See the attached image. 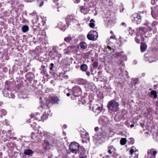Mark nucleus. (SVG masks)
<instances>
[{"mask_svg":"<svg viewBox=\"0 0 158 158\" xmlns=\"http://www.w3.org/2000/svg\"><path fill=\"white\" fill-rule=\"evenodd\" d=\"M81 69L82 71H85L87 69V66L85 64H83L81 65Z\"/></svg>","mask_w":158,"mask_h":158,"instance_id":"5701e85b","label":"nucleus"},{"mask_svg":"<svg viewBox=\"0 0 158 158\" xmlns=\"http://www.w3.org/2000/svg\"><path fill=\"white\" fill-rule=\"evenodd\" d=\"M50 65L51 66V67H54V64L52 63L51 64H50Z\"/></svg>","mask_w":158,"mask_h":158,"instance_id":"5fc2aeb1","label":"nucleus"},{"mask_svg":"<svg viewBox=\"0 0 158 158\" xmlns=\"http://www.w3.org/2000/svg\"><path fill=\"white\" fill-rule=\"evenodd\" d=\"M93 67H97L98 65V64L97 62H94L93 63Z\"/></svg>","mask_w":158,"mask_h":158,"instance_id":"a19ab883","label":"nucleus"},{"mask_svg":"<svg viewBox=\"0 0 158 158\" xmlns=\"http://www.w3.org/2000/svg\"><path fill=\"white\" fill-rule=\"evenodd\" d=\"M31 138L34 140H35L37 139V136L34 132H32L31 135Z\"/></svg>","mask_w":158,"mask_h":158,"instance_id":"bb28decb","label":"nucleus"},{"mask_svg":"<svg viewBox=\"0 0 158 158\" xmlns=\"http://www.w3.org/2000/svg\"><path fill=\"white\" fill-rule=\"evenodd\" d=\"M43 5V2H42L40 4V6H41Z\"/></svg>","mask_w":158,"mask_h":158,"instance_id":"13d9d810","label":"nucleus"},{"mask_svg":"<svg viewBox=\"0 0 158 158\" xmlns=\"http://www.w3.org/2000/svg\"><path fill=\"white\" fill-rule=\"evenodd\" d=\"M134 126V124H131V128H132Z\"/></svg>","mask_w":158,"mask_h":158,"instance_id":"6e6d98bb","label":"nucleus"},{"mask_svg":"<svg viewBox=\"0 0 158 158\" xmlns=\"http://www.w3.org/2000/svg\"><path fill=\"white\" fill-rule=\"evenodd\" d=\"M110 39H116V37H115V36L114 35L111 36H110Z\"/></svg>","mask_w":158,"mask_h":158,"instance_id":"79ce46f5","label":"nucleus"},{"mask_svg":"<svg viewBox=\"0 0 158 158\" xmlns=\"http://www.w3.org/2000/svg\"><path fill=\"white\" fill-rule=\"evenodd\" d=\"M59 27L60 29L63 31H64L66 29V26H64V25L63 26L62 24L59 25Z\"/></svg>","mask_w":158,"mask_h":158,"instance_id":"c756f323","label":"nucleus"},{"mask_svg":"<svg viewBox=\"0 0 158 158\" xmlns=\"http://www.w3.org/2000/svg\"><path fill=\"white\" fill-rule=\"evenodd\" d=\"M143 41L144 40L143 38L141 36H140L137 35L136 36L135 38V41L137 43H139L140 42V40Z\"/></svg>","mask_w":158,"mask_h":158,"instance_id":"aec40b11","label":"nucleus"},{"mask_svg":"<svg viewBox=\"0 0 158 158\" xmlns=\"http://www.w3.org/2000/svg\"><path fill=\"white\" fill-rule=\"evenodd\" d=\"M94 21L93 19L90 20L89 25L91 27H93L94 26Z\"/></svg>","mask_w":158,"mask_h":158,"instance_id":"2f4dec72","label":"nucleus"},{"mask_svg":"<svg viewBox=\"0 0 158 158\" xmlns=\"http://www.w3.org/2000/svg\"><path fill=\"white\" fill-rule=\"evenodd\" d=\"M44 145H45V146L47 147L49 146H51V144L48 141L46 140H45L44 142Z\"/></svg>","mask_w":158,"mask_h":158,"instance_id":"c9c22d12","label":"nucleus"},{"mask_svg":"<svg viewBox=\"0 0 158 158\" xmlns=\"http://www.w3.org/2000/svg\"><path fill=\"white\" fill-rule=\"evenodd\" d=\"M36 12L35 11V12H33L32 13H31L30 14V15L32 16H34V15H36Z\"/></svg>","mask_w":158,"mask_h":158,"instance_id":"a18cd8bd","label":"nucleus"},{"mask_svg":"<svg viewBox=\"0 0 158 158\" xmlns=\"http://www.w3.org/2000/svg\"><path fill=\"white\" fill-rule=\"evenodd\" d=\"M79 46L81 48L84 50L87 48V45L86 43L84 42H81L80 43Z\"/></svg>","mask_w":158,"mask_h":158,"instance_id":"2eb2a0df","label":"nucleus"},{"mask_svg":"<svg viewBox=\"0 0 158 158\" xmlns=\"http://www.w3.org/2000/svg\"><path fill=\"white\" fill-rule=\"evenodd\" d=\"M98 36V33L94 31H91L87 35V38L88 40L93 41L96 40Z\"/></svg>","mask_w":158,"mask_h":158,"instance_id":"7ed1b4c3","label":"nucleus"},{"mask_svg":"<svg viewBox=\"0 0 158 158\" xmlns=\"http://www.w3.org/2000/svg\"><path fill=\"white\" fill-rule=\"evenodd\" d=\"M48 158H51L50 157H48Z\"/></svg>","mask_w":158,"mask_h":158,"instance_id":"774afa93","label":"nucleus"},{"mask_svg":"<svg viewBox=\"0 0 158 158\" xmlns=\"http://www.w3.org/2000/svg\"><path fill=\"white\" fill-rule=\"evenodd\" d=\"M146 33L145 28L143 27H139L137 29V35L141 36Z\"/></svg>","mask_w":158,"mask_h":158,"instance_id":"9b49d317","label":"nucleus"},{"mask_svg":"<svg viewBox=\"0 0 158 158\" xmlns=\"http://www.w3.org/2000/svg\"><path fill=\"white\" fill-rule=\"evenodd\" d=\"M61 56H62V55L60 54L59 53H58V54L57 55V57H58L59 58H60L61 57Z\"/></svg>","mask_w":158,"mask_h":158,"instance_id":"49530a36","label":"nucleus"},{"mask_svg":"<svg viewBox=\"0 0 158 158\" xmlns=\"http://www.w3.org/2000/svg\"><path fill=\"white\" fill-rule=\"evenodd\" d=\"M52 57L55 59V57L57 56V55L58 53L57 51H52Z\"/></svg>","mask_w":158,"mask_h":158,"instance_id":"393cba45","label":"nucleus"},{"mask_svg":"<svg viewBox=\"0 0 158 158\" xmlns=\"http://www.w3.org/2000/svg\"><path fill=\"white\" fill-rule=\"evenodd\" d=\"M53 67H51L50 68V69L51 70H52V69H53Z\"/></svg>","mask_w":158,"mask_h":158,"instance_id":"0e129e2a","label":"nucleus"},{"mask_svg":"<svg viewBox=\"0 0 158 158\" xmlns=\"http://www.w3.org/2000/svg\"><path fill=\"white\" fill-rule=\"evenodd\" d=\"M33 153V151L30 149H25L24 151V153L26 155H28L29 156H32Z\"/></svg>","mask_w":158,"mask_h":158,"instance_id":"dca6fc26","label":"nucleus"},{"mask_svg":"<svg viewBox=\"0 0 158 158\" xmlns=\"http://www.w3.org/2000/svg\"><path fill=\"white\" fill-rule=\"evenodd\" d=\"M4 93V95L6 97H8L9 98H14L15 96L14 95L11 96L8 94V93L6 90H4L3 91Z\"/></svg>","mask_w":158,"mask_h":158,"instance_id":"6ab92c4d","label":"nucleus"},{"mask_svg":"<svg viewBox=\"0 0 158 158\" xmlns=\"http://www.w3.org/2000/svg\"><path fill=\"white\" fill-rule=\"evenodd\" d=\"M44 23L43 22H42V25H44Z\"/></svg>","mask_w":158,"mask_h":158,"instance_id":"69168bd1","label":"nucleus"},{"mask_svg":"<svg viewBox=\"0 0 158 158\" xmlns=\"http://www.w3.org/2000/svg\"><path fill=\"white\" fill-rule=\"evenodd\" d=\"M118 106L119 104L118 102L114 100H111L108 104V108L110 111L116 112L118 110Z\"/></svg>","mask_w":158,"mask_h":158,"instance_id":"f257e3e1","label":"nucleus"},{"mask_svg":"<svg viewBox=\"0 0 158 158\" xmlns=\"http://www.w3.org/2000/svg\"><path fill=\"white\" fill-rule=\"evenodd\" d=\"M41 116L39 114L37 113L36 114H31V117L32 119H33V120L35 118L37 120H40Z\"/></svg>","mask_w":158,"mask_h":158,"instance_id":"ddd939ff","label":"nucleus"},{"mask_svg":"<svg viewBox=\"0 0 158 158\" xmlns=\"http://www.w3.org/2000/svg\"><path fill=\"white\" fill-rule=\"evenodd\" d=\"M36 17H37V18H36V19H37L36 23H38L39 18L37 16H36Z\"/></svg>","mask_w":158,"mask_h":158,"instance_id":"8fccbe9b","label":"nucleus"},{"mask_svg":"<svg viewBox=\"0 0 158 158\" xmlns=\"http://www.w3.org/2000/svg\"><path fill=\"white\" fill-rule=\"evenodd\" d=\"M58 100V98L55 96H50L49 97V102L51 103L52 104L57 103Z\"/></svg>","mask_w":158,"mask_h":158,"instance_id":"f8f14e48","label":"nucleus"},{"mask_svg":"<svg viewBox=\"0 0 158 158\" xmlns=\"http://www.w3.org/2000/svg\"><path fill=\"white\" fill-rule=\"evenodd\" d=\"M108 119L105 116H102L99 120V123L102 125H105L108 123Z\"/></svg>","mask_w":158,"mask_h":158,"instance_id":"9d476101","label":"nucleus"},{"mask_svg":"<svg viewBox=\"0 0 158 158\" xmlns=\"http://www.w3.org/2000/svg\"><path fill=\"white\" fill-rule=\"evenodd\" d=\"M121 60H120V62H118V64H121L124 61H126L127 60V57L126 56L124 55L123 56V59H120Z\"/></svg>","mask_w":158,"mask_h":158,"instance_id":"72a5a7b5","label":"nucleus"},{"mask_svg":"<svg viewBox=\"0 0 158 158\" xmlns=\"http://www.w3.org/2000/svg\"><path fill=\"white\" fill-rule=\"evenodd\" d=\"M7 113L6 111L5 110H2L0 111V114L1 116L3 115H5Z\"/></svg>","mask_w":158,"mask_h":158,"instance_id":"cd10ccee","label":"nucleus"},{"mask_svg":"<svg viewBox=\"0 0 158 158\" xmlns=\"http://www.w3.org/2000/svg\"><path fill=\"white\" fill-rule=\"evenodd\" d=\"M38 132L41 136H44L47 138H49L50 136V133L48 132L44 131L40 127H39L37 130Z\"/></svg>","mask_w":158,"mask_h":158,"instance_id":"0eeeda50","label":"nucleus"},{"mask_svg":"<svg viewBox=\"0 0 158 158\" xmlns=\"http://www.w3.org/2000/svg\"><path fill=\"white\" fill-rule=\"evenodd\" d=\"M129 152L131 155H135V156L134 157H133L132 158H138V151L135 148L134 146H132L131 147Z\"/></svg>","mask_w":158,"mask_h":158,"instance_id":"6e6552de","label":"nucleus"},{"mask_svg":"<svg viewBox=\"0 0 158 158\" xmlns=\"http://www.w3.org/2000/svg\"><path fill=\"white\" fill-rule=\"evenodd\" d=\"M73 17L71 15H68L66 18V23H68L69 22L70 20L72 19Z\"/></svg>","mask_w":158,"mask_h":158,"instance_id":"a878e982","label":"nucleus"},{"mask_svg":"<svg viewBox=\"0 0 158 158\" xmlns=\"http://www.w3.org/2000/svg\"><path fill=\"white\" fill-rule=\"evenodd\" d=\"M80 158H87V156L85 154L82 155H81L80 156Z\"/></svg>","mask_w":158,"mask_h":158,"instance_id":"ea45409f","label":"nucleus"},{"mask_svg":"<svg viewBox=\"0 0 158 158\" xmlns=\"http://www.w3.org/2000/svg\"><path fill=\"white\" fill-rule=\"evenodd\" d=\"M151 94L153 95L154 98H156L157 97L156 92L155 90H153L151 91Z\"/></svg>","mask_w":158,"mask_h":158,"instance_id":"473e14b6","label":"nucleus"},{"mask_svg":"<svg viewBox=\"0 0 158 158\" xmlns=\"http://www.w3.org/2000/svg\"><path fill=\"white\" fill-rule=\"evenodd\" d=\"M73 94L75 97H78L81 94V89L78 86L73 87L72 90Z\"/></svg>","mask_w":158,"mask_h":158,"instance_id":"423d86ee","label":"nucleus"},{"mask_svg":"<svg viewBox=\"0 0 158 158\" xmlns=\"http://www.w3.org/2000/svg\"><path fill=\"white\" fill-rule=\"evenodd\" d=\"M57 46H53L52 48V51H57Z\"/></svg>","mask_w":158,"mask_h":158,"instance_id":"58836bf2","label":"nucleus"},{"mask_svg":"<svg viewBox=\"0 0 158 158\" xmlns=\"http://www.w3.org/2000/svg\"><path fill=\"white\" fill-rule=\"evenodd\" d=\"M35 124H36V123H35V125L31 124V125L33 127H35L36 126Z\"/></svg>","mask_w":158,"mask_h":158,"instance_id":"864d4df0","label":"nucleus"},{"mask_svg":"<svg viewBox=\"0 0 158 158\" xmlns=\"http://www.w3.org/2000/svg\"><path fill=\"white\" fill-rule=\"evenodd\" d=\"M85 81L82 79H80L78 81L77 83L80 85H82L84 84Z\"/></svg>","mask_w":158,"mask_h":158,"instance_id":"c85d7f7f","label":"nucleus"},{"mask_svg":"<svg viewBox=\"0 0 158 158\" xmlns=\"http://www.w3.org/2000/svg\"><path fill=\"white\" fill-rule=\"evenodd\" d=\"M152 30V28L151 27L148 26V31H151Z\"/></svg>","mask_w":158,"mask_h":158,"instance_id":"c03bdc74","label":"nucleus"},{"mask_svg":"<svg viewBox=\"0 0 158 158\" xmlns=\"http://www.w3.org/2000/svg\"><path fill=\"white\" fill-rule=\"evenodd\" d=\"M59 0H53V1L54 3H56V2H57Z\"/></svg>","mask_w":158,"mask_h":158,"instance_id":"052dcab7","label":"nucleus"},{"mask_svg":"<svg viewBox=\"0 0 158 158\" xmlns=\"http://www.w3.org/2000/svg\"><path fill=\"white\" fill-rule=\"evenodd\" d=\"M147 45L144 43H141L140 45V49L142 52H144L147 48Z\"/></svg>","mask_w":158,"mask_h":158,"instance_id":"a211bd4d","label":"nucleus"},{"mask_svg":"<svg viewBox=\"0 0 158 158\" xmlns=\"http://www.w3.org/2000/svg\"><path fill=\"white\" fill-rule=\"evenodd\" d=\"M127 142V140L126 138H122L120 140V143L122 145H124Z\"/></svg>","mask_w":158,"mask_h":158,"instance_id":"b1692460","label":"nucleus"},{"mask_svg":"<svg viewBox=\"0 0 158 158\" xmlns=\"http://www.w3.org/2000/svg\"><path fill=\"white\" fill-rule=\"evenodd\" d=\"M128 30L129 32V34L131 35H132L134 33V31L132 30V28L131 27H129L128 28Z\"/></svg>","mask_w":158,"mask_h":158,"instance_id":"4c0bfd02","label":"nucleus"},{"mask_svg":"<svg viewBox=\"0 0 158 158\" xmlns=\"http://www.w3.org/2000/svg\"><path fill=\"white\" fill-rule=\"evenodd\" d=\"M130 140V142L131 143L133 144L134 142V140L133 138H130L129 139Z\"/></svg>","mask_w":158,"mask_h":158,"instance_id":"37998d69","label":"nucleus"},{"mask_svg":"<svg viewBox=\"0 0 158 158\" xmlns=\"http://www.w3.org/2000/svg\"><path fill=\"white\" fill-rule=\"evenodd\" d=\"M67 96L69 97L70 95V94L69 93H67Z\"/></svg>","mask_w":158,"mask_h":158,"instance_id":"680f3d73","label":"nucleus"},{"mask_svg":"<svg viewBox=\"0 0 158 158\" xmlns=\"http://www.w3.org/2000/svg\"><path fill=\"white\" fill-rule=\"evenodd\" d=\"M81 11L82 13L85 14L87 13L88 10L87 8H84L83 6H81L80 8Z\"/></svg>","mask_w":158,"mask_h":158,"instance_id":"4be33fe9","label":"nucleus"},{"mask_svg":"<svg viewBox=\"0 0 158 158\" xmlns=\"http://www.w3.org/2000/svg\"><path fill=\"white\" fill-rule=\"evenodd\" d=\"M79 145L78 143L74 142L71 143L69 145V149L73 153L77 154L78 152Z\"/></svg>","mask_w":158,"mask_h":158,"instance_id":"f03ea898","label":"nucleus"},{"mask_svg":"<svg viewBox=\"0 0 158 158\" xmlns=\"http://www.w3.org/2000/svg\"><path fill=\"white\" fill-rule=\"evenodd\" d=\"M60 46H64V47H65L66 44H60Z\"/></svg>","mask_w":158,"mask_h":158,"instance_id":"603ef678","label":"nucleus"},{"mask_svg":"<svg viewBox=\"0 0 158 158\" xmlns=\"http://www.w3.org/2000/svg\"><path fill=\"white\" fill-rule=\"evenodd\" d=\"M87 75L88 76H89L90 75V73L89 72H87L86 73Z\"/></svg>","mask_w":158,"mask_h":158,"instance_id":"3c124183","label":"nucleus"},{"mask_svg":"<svg viewBox=\"0 0 158 158\" xmlns=\"http://www.w3.org/2000/svg\"><path fill=\"white\" fill-rule=\"evenodd\" d=\"M92 109L93 111L98 114L101 112L102 109V106H100L95 104L93 106Z\"/></svg>","mask_w":158,"mask_h":158,"instance_id":"1a4fd4ad","label":"nucleus"},{"mask_svg":"<svg viewBox=\"0 0 158 158\" xmlns=\"http://www.w3.org/2000/svg\"><path fill=\"white\" fill-rule=\"evenodd\" d=\"M29 30L28 26L27 25H24L22 27V30L23 32H26L27 31Z\"/></svg>","mask_w":158,"mask_h":158,"instance_id":"412c9836","label":"nucleus"},{"mask_svg":"<svg viewBox=\"0 0 158 158\" xmlns=\"http://www.w3.org/2000/svg\"><path fill=\"white\" fill-rule=\"evenodd\" d=\"M63 127H64V128H66L67 127V126L66 125H63Z\"/></svg>","mask_w":158,"mask_h":158,"instance_id":"bf43d9fd","label":"nucleus"},{"mask_svg":"<svg viewBox=\"0 0 158 158\" xmlns=\"http://www.w3.org/2000/svg\"><path fill=\"white\" fill-rule=\"evenodd\" d=\"M132 20L133 22L137 24L139 23L141 21L140 15L137 13L134 14L132 17Z\"/></svg>","mask_w":158,"mask_h":158,"instance_id":"20e7f679","label":"nucleus"},{"mask_svg":"<svg viewBox=\"0 0 158 158\" xmlns=\"http://www.w3.org/2000/svg\"><path fill=\"white\" fill-rule=\"evenodd\" d=\"M157 152L153 149H151L148 150V155L144 158H154Z\"/></svg>","mask_w":158,"mask_h":158,"instance_id":"39448f33","label":"nucleus"},{"mask_svg":"<svg viewBox=\"0 0 158 158\" xmlns=\"http://www.w3.org/2000/svg\"><path fill=\"white\" fill-rule=\"evenodd\" d=\"M158 24V22L157 21H153L152 23V26L153 27H155Z\"/></svg>","mask_w":158,"mask_h":158,"instance_id":"e433bc0d","label":"nucleus"},{"mask_svg":"<svg viewBox=\"0 0 158 158\" xmlns=\"http://www.w3.org/2000/svg\"><path fill=\"white\" fill-rule=\"evenodd\" d=\"M108 152L110 154H111L112 153H115L116 149L113 146H109L108 148Z\"/></svg>","mask_w":158,"mask_h":158,"instance_id":"4468645a","label":"nucleus"},{"mask_svg":"<svg viewBox=\"0 0 158 158\" xmlns=\"http://www.w3.org/2000/svg\"><path fill=\"white\" fill-rule=\"evenodd\" d=\"M72 40V37L70 36L66 37L64 39V41L67 42H70Z\"/></svg>","mask_w":158,"mask_h":158,"instance_id":"7c9ffc66","label":"nucleus"},{"mask_svg":"<svg viewBox=\"0 0 158 158\" xmlns=\"http://www.w3.org/2000/svg\"><path fill=\"white\" fill-rule=\"evenodd\" d=\"M107 48L109 49V50H111V48L109 46H108Z\"/></svg>","mask_w":158,"mask_h":158,"instance_id":"4d7b16f0","label":"nucleus"},{"mask_svg":"<svg viewBox=\"0 0 158 158\" xmlns=\"http://www.w3.org/2000/svg\"><path fill=\"white\" fill-rule=\"evenodd\" d=\"M66 49H64V51H66L65 52L67 53L73 52L74 51V46L69 47L67 48V51H66Z\"/></svg>","mask_w":158,"mask_h":158,"instance_id":"f3484780","label":"nucleus"},{"mask_svg":"<svg viewBox=\"0 0 158 158\" xmlns=\"http://www.w3.org/2000/svg\"><path fill=\"white\" fill-rule=\"evenodd\" d=\"M73 1L76 3H78L80 1V0H73Z\"/></svg>","mask_w":158,"mask_h":158,"instance_id":"de8ad7c7","label":"nucleus"},{"mask_svg":"<svg viewBox=\"0 0 158 158\" xmlns=\"http://www.w3.org/2000/svg\"><path fill=\"white\" fill-rule=\"evenodd\" d=\"M110 33L111 34H113V32L112 31H110Z\"/></svg>","mask_w":158,"mask_h":158,"instance_id":"338daca9","label":"nucleus"},{"mask_svg":"<svg viewBox=\"0 0 158 158\" xmlns=\"http://www.w3.org/2000/svg\"><path fill=\"white\" fill-rule=\"evenodd\" d=\"M107 133L106 131H103L101 134V136L104 138H106L107 136Z\"/></svg>","mask_w":158,"mask_h":158,"instance_id":"f704fd0d","label":"nucleus"},{"mask_svg":"<svg viewBox=\"0 0 158 158\" xmlns=\"http://www.w3.org/2000/svg\"><path fill=\"white\" fill-rule=\"evenodd\" d=\"M125 24V23H121V25H124Z\"/></svg>","mask_w":158,"mask_h":158,"instance_id":"e2e57ef3","label":"nucleus"},{"mask_svg":"<svg viewBox=\"0 0 158 158\" xmlns=\"http://www.w3.org/2000/svg\"><path fill=\"white\" fill-rule=\"evenodd\" d=\"M98 130H99V128L98 127H95L94 129V130L96 132L98 131Z\"/></svg>","mask_w":158,"mask_h":158,"instance_id":"09e8293b","label":"nucleus"}]
</instances>
